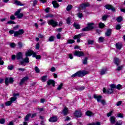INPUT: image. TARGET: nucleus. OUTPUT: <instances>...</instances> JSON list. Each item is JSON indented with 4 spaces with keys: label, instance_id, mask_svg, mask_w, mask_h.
Instances as JSON below:
<instances>
[{
    "label": "nucleus",
    "instance_id": "9b49d317",
    "mask_svg": "<svg viewBox=\"0 0 125 125\" xmlns=\"http://www.w3.org/2000/svg\"><path fill=\"white\" fill-rule=\"evenodd\" d=\"M28 80H29V77L28 76H26L23 78H22L21 80V82L20 83V85H23L24 84V83H25V82H27Z\"/></svg>",
    "mask_w": 125,
    "mask_h": 125
},
{
    "label": "nucleus",
    "instance_id": "79ce46f5",
    "mask_svg": "<svg viewBox=\"0 0 125 125\" xmlns=\"http://www.w3.org/2000/svg\"><path fill=\"white\" fill-rule=\"evenodd\" d=\"M17 16H18V18L19 19H21L23 16H24V15L22 13L19 14Z\"/></svg>",
    "mask_w": 125,
    "mask_h": 125
},
{
    "label": "nucleus",
    "instance_id": "5fc2aeb1",
    "mask_svg": "<svg viewBox=\"0 0 125 125\" xmlns=\"http://www.w3.org/2000/svg\"><path fill=\"white\" fill-rule=\"evenodd\" d=\"M75 42V41L73 40H67V43H74Z\"/></svg>",
    "mask_w": 125,
    "mask_h": 125
},
{
    "label": "nucleus",
    "instance_id": "864d4df0",
    "mask_svg": "<svg viewBox=\"0 0 125 125\" xmlns=\"http://www.w3.org/2000/svg\"><path fill=\"white\" fill-rule=\"evenodd\" d=\"M4 123H5V120H4V119H1L0 120V124L1 125H3Z\"/></svg>",
    "mask_w": 125,
    "mask_h": 125
},
{
    "label": "nucleus",
    "instance_id": "49530a36",
    "mask_svg": "<svg viewBox=\"0 0 125 125\" xmlns=\"http://www.w3.org/2000/svg\"><path fill=\"white\" fill-rule=\"evenodd\" d=\"M19 48H22L23 47V44L21 42H19L18 43Z\"/></svg>",
    "mask_w": 125,
    "mask_h": 125
},
{
    "label": "nucleus",
    "instance_id": "680f3d73",
    "mask_svg": "<svg viewBox=\"0 0 125 125\" xmlns=\"http://www.w3.org/2000/svg\"><path fill=\"white\" fill-rule=\"evenodd\" d=\"M38 3V0H34L33 1V6H36Z\"/></svg>",
    "mask_w": 125,
    "mask_h": 125
},
{
    "label": "nucleus",
    "instance_id": "e2e57ef3",
    "mask_svg": "<svg viewBox=\"0 0 125 125\" xmlns=\"http://www.w3.org/2000/svg\"><path fill=\"white\" fill-rule=\"evenodd\" d=\"M10 20H15V17L13 15H11L10 17Z\"/></svg>",
    "mask_w": 125,
    "mask_h": 125
},
{
    "label": "nucleus",
    "instance_id": "6ab92c4d",
    "mask_svg": "<svg viewBox=\"0 0 125 125\" xmlns=\"http://www.w3.org/2000/svg\"><path fill=\"white\" fill-rule=\"evenodd\" d=\"M107 73V68H103L100 71V75L101 76H103V75H105Z\"/></svg>",
    "mask_w": 125,
    "mask_h": 125
},
{
    "label": "nucleus",
    "instance_id": "4468645a",
    "mask_svg": "<svg viewBox=\"0 0 125 125\" xmlns=\"http://www.w3.org/2000/svg\"><path fill=\"white\" fill-rule=\"evenodd\" d=\"M32 54H33V51L31 50H28L25 52V57L32 56Z\"/></svg>",
    "mask_w": 125,
    "mask_h": 125
},
{
    "label": "nucleus",
    "instance_id": "ddd939ff",
    "mask_svg": "<svg viewBox=\"0 0 125 125\" xmlns=\"http://www.w3.org/2000/svg\"><path fill=\"white\" fill-rule=\"evenodd\" d=\"M82 36H83V34H80L78 35H76L74 37V39L76 40L77 39V42H81V37H82Z\"/></svg>",
    "mask_w": 125,
    "mask_h": 125
},
{
    "label": "nucleus",
    "instance_id": "72a5a7b5",
    "mask_svg": "<svg viewBox=\"0 0 125 125\" xmlns=\"http://www.w3.org/2000/svg\"><path fill=\"white\" fill-rule=\"evenodd\" d=\"M77 16L78 18H83V13L79 12L77 14Z\"/></svg>",
    "mask_w": 125,
    "mask_h": 125
},
{
    "label": "nucleus",
    "instance_id": "37998d69",
    "mask_svg": "<svg viewBox=\"0 0 125 125\" xmlns=\"http://www.w3.org/2000/svg\"><path fill=\"white\" fill-rule=\"evenodd\" d=\"M20 12H21V9H19L18 10V11H16V12L15 13V16H17V15H18L19 14H20Z\"/></svg>",
    "mask_w": 125,
    "mask_h": 125
},
{
    "label": "nucleus",
    "instance_id": "20e7f679",
    "mask_svg": "<svg viewBox=\"0 0 125 125\" xmlns=\"http://www.w3.org/2000/svg\"><path fill=\"white\" fill-rule=\"evenodd\" d=\"M47 23L48 25H51L52 27H55L58 25V22L53 20H50L48 21Z\"/></svg>",
    "mask_w": 125,
    "mask_h": 125
},
{
    "label": "nucleus",
    "instance_id": "dca6fc26",
    "mask_svg": "<svg viewBox=\"0 0 125 125\" xmlns=\"http://www.w3.org/2000/svg\"><path fill=\"white\" fill-rule=\"evenodd\" d=\"M74 116L77 117V118H80V117H82V112L80 111L76 110L74 113Z\"/></svg>",
    "mask_w": 125,
    "mask_h": 125
},
{
    "label": "nucleus",
    "instance_id": "393cba45",
    "mask_svg": "<svg viewBox=\"0 0 125 125\" xmlns=\"http://www.w3.org/2000/svg\"><path fill=\"white\" fill-rule=\"evenodd\" d=\"M15 4H16V5H21V6H23V5H24V4H22L21 2L17 0H15Z\"/></svg>",
    "mask_w": 125,
    "mask_h": 125
},
{
    "label": "nucleus",
    "instance_id": "6e6552de",
    "mask_svg": "<svg viewBox=\"0 0 125 125\" xmlns=\"http://www.w3.org/2000/svg\"><path fill=\"white\" fill-rule=\"evenodd\" d=\"M104 7H105L106 9H108V10L111 9L112 11H116V8H115V7H114L112 5L107 4L105 5Z\"/></svg>",
    "mask_w": 125,
    "mask_h": 125
},
{
    "label": "nucleus",
    "instance_id": "f3484780",
    "mask_svg": "<svg viewBox=\"0 0 125 125\" xmlns=\"http://www.w3.org/2000/svg\"><path fill=\"white\" fill-rule=\"evenodd\" d=\"M110 122L112 125L115 124V123H116V117H115V116H111L110 119Z\"/></svg>",
    "mask_w": 125,
    "mask_h": 125
},
{
    "label": "nucleus",
    "instance_id": "052dcab7",
    "mask_svg": "<svg viewBox=\"0 0 125 125\" xmlns=\"http://www.w3.org/2000/svg\"><path fill=\"white\" fill-rule=\"evenodd\" d=\"M7 24H15V22L12 21H7Z\"/></svg>",
    "mask_w": 125,
    "mask_h": 125
},
{
    "label": "nucleus",
    "instance_id": "9d476101",
    "mask_svg": "<svg viewBox=\"0 0 125 125\" xmlns=\"http://www.w3.org/2000/svg\"><path fill=\"white\" fill-rule=\"evenodd\" d=\"M24 63H29V58L26 57L25 58L23 59L22 61H21V65L25 66Z\"/></svg>",
    "mask_w": 125,
    "mask_h": 125
},
{
    "label": "nucleus",
    "instance_id": "58836bf2",
    "mask_svg": "<svg viewBox=\"0 0 125 125\" xmlns=\"http://www.w3.org/2000/svg\"><path fill=\"white\" fill-rule=\"evenodd\" d=\"M87 58L86 57L84 59L83 61V63L84 65L87 64Z\"/></svg>",
    "mask_w": 125,
    "mask_h": 125
},
{
    "label": "nucleus",
    "instance_id": "6e6d98bb",
    "mask_svg": "<svg viewBox=\"0 0 125 125\" xmlns=\"http://www.w3.org/2000/svg\"><path fill=\"white\" fill-rule=\"evenodd\" d=\"M74 26L76 28V29H80V25L79 24H78L75 23Z\"/></svg>",
    "mask_w": 125,
    "mask_h": 125
},
{
    "label": "nucleus",
    "instance_id": "423d86ee",
    "mask_svg": "<svg viewBox=\"0 0 125 125\" xmlns=\"http://www.w3.org/2000/svg\"><path fill=\"white\" fill-rule=\"evenodd\" d=\"M74 55L78 56V57H82L83 56H84V54L82 51H75L74 52Z\"/></svg>",
    "mask_w": 125,
    "mask_h": 125
},
{
    "label": "nucleus",
    "instance_id": "ea45409f",
    "mask_svg": "<svg viewBox=\"0 0 125 125\" xmlns=\"http://www.w3.org/2000/svg\"><path fill=\"white\" fill-rule=\"evenodd\" d=\"M16 99H17V97H11L10 98V102H14V101H16Z\"/></svg>",
    "mask_w": 125,
    "mask_h": 125
},
{
    "label": "nucleus",
    "instance_id": "3c124183",
    "mask_svg": "<svg viewBox=\"0 0 125 125\" xmlns=\"http://www.w3.org/2000/svg\"><path fill=\"white\" fill-rule=\"evenodd\" d=\"M35 72L37 73H40V68H39V67H38V66H36L35 67Z\"/></svg>",
    "mask_w": 125,
    "mask_h": 125
},
{
    "label": "nucleus",
    "instance_id": "4d7b16f0",
    "mask_svg": "<svg viewBox=\"0 0 125 125\" xmlns=\"http://www.w3.org/2000/svg\"><path fill=\"white\" fill-rule=\"evenodd\" d=\"M85 87L84 86H81V87H79L77 88L78 90H83V89H84Z\"/></svg>",
    "mask_w": 125,
    "mask_h": 125
},
{
    "label": "nucleus",
    "instance_id": "8fccbe9b",
    "mask_svg": "<svg viewBox=\"0 0 125 125\" xmlns=\"http://www.w3.org/2000/svg\"><path fill=\"white\" fill-rule=\"evenodd\" d=\"M124 69V66L123 65H121L120 66H118L117 67V71H121V70H123Z\"/></svg>",
    "mask_w": 125,
    "mask_h": 125
},
{
    "label": "nucleus",
    "instance_id": "f257e3e1",
    "mask_svg": "<svg viewBox=\"0 0 125 125\" xmlns=\"http://www.w3.org/2000/svg\"><path fill=\"white\" fill-rule=\"evenodd\" d=\"M87 74H88V71H79L74 74H73L72 75V78H75V77H84V76H85V75H87Z\"/></svg>",
    "mask_w": 125,
    "mask_h": 125
},
{
    "label": "nucleus",
    "instance_id": "a19ab883",
    "mask_svg": "<svg viewBox=\"0 0 125 125\" xmlns=\"http://www.w3.org/2000/svg\"><path fill=\"white\" fill-rule=\"evenodd\" d=\"M117 118H121V119H123L124 118V114H122V113H118L117 114Z\"/></svg>",
    "mask_w": 125,
    "mask_h": 125
},
{
    "label": "nucleus",
    "instance_id": "5701e85b",
    "mask_svg": "<svg viewBox=\"0 0 125 125\" xmlns=\"http://www.w3.org/2000/svg\"><path fill=\"white\" fill-rule=\"evenodd\" d=\"M111 34H112V31L111 30V29H108L105 33V36L106 37H110Z\"/></svg>",
    "mask_w": 125,
    "mask_h": 125
},
{
    "label": "nucleus",
    "instance_id": "e433bc0d",
    "mask_svg": "<svg viewBox=\"0 0 125 125\" xmlns=\"http://www.w3.org/2000/svg\"><path fill=\"white\" fill-rule=\"evenodd\" d=\"M115 125H123V121H122V120L118 121L116 123Z\"/></svg>",
    "mask_w": 125,
    "mask_h": 125
},
{
    "label": "nucleus",
    "instance_id": "2eb2a0df",
    "mask_svg": "<svg viewBox=\"0 0 125 125\" xmlns=\"http://www.w3.org/2000/svg\"><path fill=\"white\" fill-rule=\"evenodd\" d=\"M94 98L95 99L97 100V101H98V102H100V101H101V99H102V96H100V95H97L96 94L94 95Z\"/></svg>",
    "mask_w": 125,
    "mask_h": 125
},
{
    "label": "nucleus",
    "instance_id": "09e8293b",
    "mask_svg": "<svg viewBox=\"0 0 125 125\" xmlns=\"http://www.w3.org/2000/svg\"><path fill=\"white\" fill-rule=\"evenodd\" d=\"M121 28H122V26H121V24H118L116 26V30H121Z\"/></svg>",
    "mask_w": 125,
    "mask_h": 125
},
{
    "label": "nucleus",
    "instance_id": "39448f33",
    "mask_svg": "<svg viewBox=\"0 0 125 125\" xmlns=\"http://www.w3.org/2000/svg\"><path fill=\"white\" fill-rule=\"evenodd\" d=\"M13 82H14V81L12 78H6L5 79V83L6 85H8V83H12Z\"/></svg>",
    "mask_w": 125,
    "mask_h": 125
},
{
    "label": "nucleus",
    "instance_id": "412c9836",
    "mask_svg": "<svg viewBox=\"0 0 125 125\" xmlns=\"http://www.w3.org/2000/svg\"><path fill=\"white\" fill-rule=\"evenodd\" d=\"M49 121H50L51 123H55V122H57V117H51L49 119Z\"/></svg>",
    "mask_w": 125,
    "mask_h": 125
},
{
    "label": "nucleus",
    "instance_id": "1a4fd4ad",
    "mask_svg": "<svg viewBox=\"0 0 125 125\" xmlns=\"http://www.w3.org/2000/svg\"><path fill=\"white\" fill-rule=\"evenodd\" d=\"M103 91L104 93L106 92V93H108L109 94H112V93H114V89L111 88V89H108L106 90L105 88H104Z\"/></svg>",
    "mask_w": 125,
    "mask_h": 125
},
{
    "label": "nucleus",
    "instance_id": "473e14b6",
    "mask_svg": "<svg viewBox=\"0 0 125 125\" xmlns=\"http://www.w3.org/2000/svg\"><path fill=\"white\" fill-rule=\"evenodd\" d=\"M116 20L117 22H118L119 23H120V22H122V21H123V17L121 16L118 17Z\"/></svg>",
    "mask_w": 125,
    "mask_h": 125
},
{
    "label": "nucleus",
    "instance_id": "7ed1b4c3",
    "mask_svg": "<svg viewBox=\"0 0 125 125\" xmlns=\"http://www.w3.org/2000/svg\"><path fill=\"white\" fill-rule=\"evenodd\" d=\"M87 27L82 29V31L83 32L90 31V30H92L94 29V23L93 22L87 23Z\"/></svg>",
    "mask_w": 125,
    "mask_h": 125
},
{
    "label": "nucleus",
    "instance_id": "f8f14e48",
    "mask_svg": "<svg viewBox=\"0 0 125 125\" xmlns=\"http://www.w3.org/2000/svg\"><path fill=\"white\" fill-rule=\"evenodd\" d=\"M17 60H20V59H23V54L22 52H19L17 54L16 56Z\"/></svg>",
    "mask_w": 125,
    "mask_h": 125
},
{
    "label": "nucleus",
    "instance_id": "c756f323",
    "mask_svg": "<svg viewBox=\"0 0 125 125\" xmlns=\"http://www.w3.org/2000/svg\"><path fill=\"white\" fill-rule=\"evenodd\" d=\"M105 41V38L103 37H100L99 38V42H103Z\"/></svg>",
    "mask_w": 125,
    "mask_h": 125
},
{
    "label": "nucleus",
    "instance_id": "0e129e2a",
    "mask_svg": "<svg viewBox=\"0 0 125 125\" xmlns=\"http://www.w3.org/2000/svg\"><path fill=\"white\" fill-rule=\"evenodd\" d=\"M93 41L92 40H88V44H93Z\"/></svg>",
    "mask_w": 125,
    "mask_h": 125
},
{
    "label": "nucleus",
    "instance_id": "c9c22d12",
    "mask_svg": "<svg viewBox=\"0 0 125 125\" xmlns=\"http://www.w3.org/2000/svg\"><path fill=\"white\" fill-rule=\"evenodd\" d=\"M107 17H109V15H104V16H103L102 19H103V20H104V21H106V20H107Z\"/></svg>",
    "mask_w": 125,
    "mask_h": 125
},
{
    "label": "nucleus",
    "instance_id": "c85d7f7f",
    "mask_svg": "<svg viewBox=\"0 0 125 125\" xmlns=\"http://www.w3.org/2000/svg\"><path fill=\"white\" fill-rule=\"evenodd\" d=\"M66 23L68 24V25H71V24H72V22H71V18H70V17L67 18L66 19Z\"/></svg>",
    "mask_w": 125,
    "mask_h": 125
},
{
    "label": "nucleus",
    "instance_id": "13d9d810",
    "mask_svg": "<svg viewBox=\"0 0 125 125\" xmlns=\"http://www.w3.org/2000/svg\"><path fill=\"white\" fill-rule=\"evenodd\" d=\"M54 41V37L53 36H51L49 38V42H53Z\"/></svg>",
    "mask_w": 125,
    "mask_h": 125
},
{
    "label": "nucleus",
    "instance_id": "2f4dec72",
    "mask_svg": "<svg viewBox=\"0 0 125 125\" xmlns=\"http://www.w3.org/2000/svg\"><path fill=\"white\" fill-rule=\"evenodd\" d=\"M72 8H73V6H72V5H71V4H69L67 6L66 10H67V11H70V10H71V9H72Z\"/></svg>",
    "mask_w": 125,
    "mask_h": 125
},
{
    "label": "nucleus",
    "instance_id": "a211bd4d",
    "mask_svg": "<svg viewBox=\"0 0 125 125\" xmlns=\"http://www.w3.org/2000/svg\"><path fill=\"white\" fill-rule=\"evenodd\" d=\"M47 83L48 85H50V84H52L53 86H55V82L52 80H49L47 81Z\"/></svg>",
    "mask_w": 125,
    "mask_h": 125
},
{
    "label": "nucleus",
    "instance_id": "7c9ffc66",
    "mask_svg": "<svg viewBox=\"0 0 125 125\" xmlns=\"http://www.w3.org/2000/svg\"><path fill=\"white\" fill-rule=\"evenodd\" d=\"M46 80H47V76H44L42 77V81L43 83L46 82Z\"/></svg>",
    "mask_w": 125,
    "mask_h": 125
},
{
    "label": "nucleus",
    "instance_id": "de8ad7c7",
    "mask_svg": "<svg viewBox=\"0 0 125 125\" xmlns=\"http://www.w3.org/2000/svg\"><path fill=\"white\" fill-rule=\"evenodd\" d=\"M122 85L119 84L116 86L117 89H118L119 90L122 89Z\"/></svg>",
    "mask_w": 125,
    "mask_h": 125
},
{
    "label": "nucleus",
    "instance_id": "a878e982",
    "mask_svg": "<svg viewBox=\"0 0 125 125\" xmlns=\"http://www.w3.org/2000/svg\"><path fill=\"white\" fill-rule=\"evenodd\" d=\"M31 116V114H27L25 118H24V121L25 122H28L29 121V119H30V117Z\"/></svg>",
    "mask_w": 125,
    "mask_h": 125
},
{
    "label": "nucleus",
    "instance_id": "4c0bfd02",
    "mask_svg": "<svg viewBox=\"0 0 125 125\" xmlns=\"http://www.w3.org/2000/svg\"><path fill=\"white\" fill-rule=\"evenodd\" d=\"M11 104H12V103L10 101H7L5 103V106H10Z\"/></svg>",
    "mask_w": 125,
    "mask_h": 125
},
{
    "label": "nucleus",
    "instance_id": "4be33fe9",
    "mask_svg": "<svg viewBox=\"0 0 125 125\" xmlns=\"http://www.w3.org/2000/svg\"><path fill=\"white\" fill-rule=\"evenodd\" d=\"M62 113L64 116H67L68 114V108L67 107H64L62 110Z\"/></svg>",
    "mask_w": 125,
    "mask_h": 125
},
{
    "label": "nucleus",
    "instance_id": "0eeeda50",
    "mask_svg": "<svg viewBox=\"0 0 125 125\" xmlns=\"http://www.w3.org/2000/svg\"><path fill=\"white\" fill-rule=\"evenodd\" d=\"M89 6V3H83L80 5V7H79V9H85L86 7H88Z\"/></svg>",
    "mask_w": 125,
    "mask_h": 125
},
{
    "label": "nucleus",
    "instance_id": "f03ea898",
    "mask_svg": "<svg viewBox=\"0 0 125 125\" xmlns=\"http://www.w3.org/2000/svg\"><path fill=\"white\" fill-rule=\"evenodd\" d=\"M9 33L10 34V35L14 34V37H18V36H20V35H23V34H24V30L23 29H20L19 31H16L15 32L13 30H10Z\"/></svg>",
    "mask_w": 125,
    "mask_h": 125
},
{
    "label": "nucleus",
    "instance_id": "f704fd0d",
    "mask_svg": "<svg viewBox=\"0 0 125 125\" xmlns=\"http://www.w3.org/2000/svg\"><path fill=\"white\" fill-rule=\"evenodd\" d=\"M62 86L63 83H61V84L58 86L57 89H58V90H61V89H62Z\"/></svg>",
    "mask_w": 125,
    "mask_h": 125
},
{
    "label": "nucleus",
    "instance_id": "69168bd1",
    "mask_svg": "<svg viewBox=\"0 0 125 125\" xmlns=\"http://www.w3.org/2000/svg\"><path fill=\"white\" fill-rule=\"evenodd\" d=\"M122 103L123 102L122 101H119L117 103L116 106H120V105H122Z\"/></svg>",
    "mask_w": 125,
    "mask_h": 125
},
{
    "label": "nucleus",
    "instance_id": "774afa93",
    "mask_svg": "<svg viewBox=\"0 0 125 125\" xmlns=\"http://www.w3.org/2000/svg\"><path fill=\"white\" fill-rule=\"evenodd\" d=\"M55 70H56V69H55V67H52L51 68V69H50V71H51V72H55Z\"/></svg>",
    "mask_w": 125,
    "mask_h": 125
},
{
    "label": "nucleus",
    "instance_id": "b1692460",
    "mask_svg": "<svg viewBox=\"0 0 125 125\" xmlns=\"http://www.w3.org/2000/svg\"><path fill=\"white\" fill-rule=\"evenodd\" d=\"M54 7H59V4L57 3V1H53L52 2Z\"/></svg>",
    "mask_w": 125,
    "mask_h": 125
},
{
    "label": "nucleus",
    "instance_id": "cd10ccee",
    "mask_svg": "<svg viewBox=\"0 0 125 125\" xmlns=\"http://www.w3.org/2000/svg\"><path fill=\"white\" fill-rule=\"evenodd\" d=\"M116 46L118 49H121L122 47V44L120 43H116Z\"/></svg>",
    "mask_w": 125,
    "mask_h": 125
},
{
    "label": "nucleus",
    "instance_id": "c03bdc74",
    "mask_svg": "<svg viewBox=\"0 0 125 125\" xmlns=\"http://www.w3.org/2000/svg\"><path fill=\"white\" fill-rule=\"evenodd\" d=\"M10 46L12 48H14V47L16 46V44H15V43H10Z\"/></svg>",
    "mask_w": 125,
    "mask_h": 125
},
{
    "label": "nucleus",
    "instance_id": "bf43d9fd",
    "mask_svg": "<svg viewBox=\"0 0 125 125\" xmlns=\"http://www.w3.org/2000/svg\"><path fill=\"white\" fill-rule=\"evenodd\" d=\"M111 88H116L117 86L115 84H112L110 85Z\"/></svg>",
    "mask_w": 125,
    "mask_h": 125
},
{
    "label": "nucleus",
    "instance_id": "603ef678",
    "mask_svg": "<svg viewBox=\"0 0 125 125\" xmlns=\"http://www.w3.org/2000/svg\"><path fill=\"white\" fill-rule=\"evenodd\" d=\"M113 112H114L113 111H111L110 112L107 113V117H111V116H112Z\"/></svg>",
    "mask_w": 125,
    "mask_h": 125
},
{
    "label": "nucleus",
    "instance_id": "a18cd8bd",
    "mask_svg": "<svg viewBox=\"0 0 125 125\" xmlns=\"http://www.w3.org/2000/svg\"><path fill=\"white\" fill-rule=\"evenodd\" d=\"M99 27H100V28H104V27H105V24L102 22H100L99 24Z\"/></svg>",
    "mask_w": 125,
    "mask_h": 125
},
{
    "label": "nucleus",
    "instance_id": "bb28decb",
    "mask_svg": "<svg viewBox=\"0 0 125 125\" xmlns=\"http://www.w3.org/2000/svg\"><path fill=\"white\" fill-rule=\"evenodd\" d=\"M86 116H88L89 117H91V116L93 115V113L91 112V111H87L85 113Z\"/></svg>",
    "mask_w": 125,
    "mask_h": 125
},
{
    "label": "nucleus",
    "instance_id": "338daca9",
    "mask_svg": "<svg viewBox=\"0 0 125 125\" xmlns=\"http://www.w3.org/2000/svg\"><path fill=\"white\" fill-rule=\"evenodd\" d=\"M18 71H21V72H24L25 69V68H18Z\"/></svg>",
    "mask_w": 125,
    "mask_h": 125
},
{
    "label": "nucleus",
    "instance_id": "aec40b11",
    "mask_svg": "<svg viewBox=\"0 0 125 125\" xmlns=\"http://www.w3.org/2000/svg\"><path fill=\"white\" fill-rule=\"evenodd\" d=\"M114 62L117 66H119L120 65V62H121V60L119 59L118 58H115L114 59Z\"/></svg>",
    "mask_w": 125,
    "mask_h": 125
}]
</instances>
